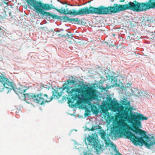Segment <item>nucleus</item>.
<instances>
[{
  "label": "nucleus",
  "instance_id": "obj_1",
  "mask_svg": "<svg viewBox=\"0 0 155 155\" xmlns=\"http://www.w3.org/2000/svg\"><path fill=\"white\" fill-rule=\"evenodd\" d=\"M120 104L117 103L115 106L116 110L121 114L120 116L121 118L128 120L129 122H133V127L131 130L136 135V140L137 141L138 145L142 146L144 145L148 149L155 145V139L153 136L150 137L146 134L145 131L139 129L142 128L140 121L147 120L148 118L141 114L137 112L133 113V110H135L134 107L130 105V102L127 100H121Z\"/></svg>",
  "mask_w": 155,
  "mask_h": 155
},
{
  "label": "nucleus",
  "instance_id": "obj_2",
  "mask_svg": "<svg viewBox=\"0 0 155 155\" xmlns=\"http://www.w3.org/2000/svg\"><path fill=\"white\" fill-rule=\"evenodd\" d=\"M74 78L71 76L70 79L67 80L66 83L64 84L62 87L59 89L55 90L53 89L52 95L51 97L49 98L47 94L41 93L36 95L33 94H23L25 100L32 99L35 103L43 105L46 102H50L53 98L57 99L60 97L61 95V92H59V90L62 89L63 91L67 89V92L69 95L75 97V98L72 99L73 101H71V100L70 102L71 103H73L74 100L76 99L81 100L82 99L81 95L77 94L79 93L81 89H86L88 88V86L83 84L81 85L80 83H77V82L74 80L70 79H73Z\"/></svg>",
  "mask_w": 155,
  "mask_h": 155
},
{
  "label": "nucleus",
  "instance_id": "obj_3",
  "mask_svg": "<svg viewBox=\"0 0 155 155\" xmlns=\"http://www.w3.org/2000/svg\"><path fill=\"white\" fill-rule=\"evenodd\" d=\"M118 127V129H113L114 133L119 136L120 132V134L123 135L125 138L129 139L134 145L137 146L138 142L136 139V135L131 130V129L133 126L130 129L127 123H123L119 124Z\"/></svg>",
  "mask_w": 155,
  "mask_h": 155
},
{
  "label": "nucleus",
  "instance_id": "obj_4",
  "mask_svg": "<svg viewBox=\"0 0 155 155\" xmlns=\"http://www.w3.org/2000/svg\"><path fill=\"white\" fill-rule=\"evenodd\" d=\"M6 78L3 74L1 73L0 75V82L4 86L2 89L3 90L4 88L8 89L7 93L11 90H13L15 93L18 94V93L22 94L24 93L27 88L25 86H21L18 88H15V85L14 83Z\"/></svg>",
  "mask_w": 155,
  "mask_h": 155
},
{
  "label": "nucleus",
  "instance_id": "obj_5",
  "mask_svg": "<svg viewBox=\"0 0 155 155\" xmlns=\"http://www.w3.org/2000/svg\"><path fill=\"white\" fill-rule=\"evenodd\" d=\"M27 2L35 9L37 12L39 13L41 15L43 16L49 14L50 12H45V10H49L51 9H54V7L52 6V5H49L48 4H44L41 2H38L35 0H28Z\"/></svg>",
  "mask_w": 155,
  "mask_h": 155
},
{
  "label": "nucleus",
  "instance_id": "obj_6",
  "mask_svg": "<svg viewBox=\"0 0 155 155\" xmlns=\"http://www.w3.org/2000/svg\"><path fill=\"white\" fill-rule=\"evenodd\" d=\"M151 1L148 0V2L145 3H139L135 1L136 3L130 2L128 4H126L127 9H130L136 11L137 12L142 11H146L147 10L152 8L150 4Z\"/></svg>",
  "mask_w": 155,
  "mask_h": 155
},
{
  "label": "nucleus",
  "instance_id": "obj_7",
  "mask_svg": "<svg viewBox=\"0 0 155 155\" xmlns=\"http://www.w3.org/2000/svg\"><path fill=\"white\" fill-rule=\"evenodd\" d=\"M86 8V15L89 14H97L98 15L110 14L108 7H106L103 6H101L98 8L91 6L89 8L87 7Z\"/></svg>",
  "mask_w": 155,
  "mask_h": 155
},
{
  "label": "nucleus",
  "instance_id": "obj_8",
  "mask_svg": "<svg viewBox=\"0 0 155 155\" xmlns=\"http://www.w3.org/2000/svg\"><path fill=\"white\" fill-rule=\"evenodd\" d=\"M84 142L87 145V143L89 145L92 146L96 151L98 153H101L104 150L105 147L103 145H101L97 142L95 137H90L88 136L87 137V139H85Z\"/></svg>",
  "mask_w": 155,
  "mask_h": 155
},
{
  "label": "nucleus",
  "instance_id": "obj_9",
  "mask_svg": "<svg viewBox=\"0 0 155 155\" xmlns=\"http://www.w3.org/2000/svg\"><path fill=\"white\" fill-rule=\"evenodd\" d=\"M66 10L67 12H66V15H79L83 16L84 15H86V8L85 7L80 8L78 11L75 9H72L68 10V8H67Z\"/></svg>",
  "mask_w": 155,
  "mask_h": 155
},
{
  "label": "nucleus",
  "instance_id": "obj_10",
  "mask_svg": "<svg viewBox=\"0 0 155 155\" xmlns=\"http://www.w3.org/2000/svg\"><path fill=\"white\" fill-rule=\"evenodd\" d=\"M84 96L86 99L87 104L91 103L92 101L95 100L97 97L96 93L91 89L88 90L87 92L84 94Z\"/></svg>",
  "mask_w": 155,
  "mask_h": 155
},
{
  "label": "nucleus",
  "instance_id": "obj_11",
  "mask_svg": "<svg viewBox=\"0 0 155 155\" xmlns=\"http://www.w3.org/2000/svg\"><path fill=\"white\" fill-rule=\"evenodd\" d=\"M118 78V75L114 73H113L109 78L111 80V82H113V84L114 85H117L118 84H119L120 80Z\"/></svg>",
  "mask_w": 155,
  "mask_h": 155
},
{
  "label": "nucleus",
  "instance_id": "obj_12",
  "mask_svg": "<svg viewBox=\"0 0 155 155\" xmlns=\"http://www.w3.org/2000/svg\"><path fill=\"white\" fill-rule=\"evenodd\" d=\"M131 91L132 95H134L135 96H141L143 94V92L141 90H138L136 88H134V90L131 89Z\"/></svg>",
  "mask_w": 155,
  "mask_h": 155
},
{
  "label": "nucleus",
  "instance_id": "obj_13",
  "mask_svg": "<svg viewBox=\"0 0 155 155\" xmlns=\"http://www.w3.org/2000/svg\"><path fill=\"white\" fill-rule=\"evenodd\" d=\"M118 4H114L113 7L111 6L108 7L110 14L112 13H118Z\"/></svg>",
  "mask_w": 155,
  "mask_h": 155
},
{
  "label": "nucleus",
  "instance_id": "obj_14",
  "mask_svg": "<svg viewBox=\"0 0 155 155\" xmlns=\"http://www.w3.org/2000/svg\"><path fill=\"white\" fill-rule=\"evenodd\" d=\"M47 16L48 18L50 19L51 18L54 20L57 19L58 21H60V16L56 15L55 14L49 13V14L46 15L45 16Z\"/></svg>",
  "mask_w": 155,
  "mask_h": 155
},
{
  "label": "nucleus",
  "instance_id": "obj_15",
  "mask_svg": "<svg viewBox=\"0 0 155 155\" xmlns=\"http://www.w3.org/2000/svg\"><path fill=\"white\" fill-rule=\"evenodd\" d=\"M126 9H127L126 4L124 5H118V13L119 12L121 11H124Z\"/></svg>",
  "mask_w": 155,
  "mask_h": 155
},
{
  "label": "nucleus",
  "instance_id": "obj_16",
  "mask_svg": "<svg viewBox=\"0 0 155 155\" xmlns=\"http://www.w3.org/2000/svg\"><path fill=\"white\" fill-rule=\"evenodd\" d=\"M52 85L50 83H48L46 85H44L43 84H41V89H42L44 87L47 89H49L52 88Z\"/></svg>",
  "mask_w": 155,
  "mask_h": 155
},
{
  "label": "nucleus",
  "instance_id": "obj_17",
  "mask_svg": "<svg viewBox=\"0 0 155 155\" xmlns=\"http://www.w3.org/2000/svg\"><path fill=\"white\" fill-rule=\"evenodd\" d=\"M60 17H61V18H60V21L63 20V22H67L69 21H71V18H69L68 16H60Z\"/></svg>",
  "mask_w": 155,
  "mask_h": 155
},
{
  "label": "nucleus",
  "instance_id": "obj_18",
  "mask_svg": "<svg viewBox=\"0 0 155 155\" xmlns=\"http://www.w3.org/2000/svg\"><path fill=\"white\" fill-rule=\"evenodd\" d=\"M6 12L4 10L3 12H0V20L3 19L6 17Z\"/></svg>",
  "mask_w": 155,
  "mask_h": 155
},
{
  "label": "nucleus",
  "instance_id": "obj_19",
  "mask_svg": "<svg viewBox=\"0 0 155 155\" xmlns=\"http://www.w3.org/2000/svg\"><path fill=\"white\" fill-rule=\"evenodd\" d=\"M144 20L145 22H147L148 23L151 22L152 21V18L150 15H147L144 18Z\"/></svg>",
  "mask_w": 155,
  "mask_h": 155
},
{
  "label": "nucleus",
  "instance_id": "obj_20",
  "mask_svg": "<svg viewBox=\"0 0 155 155\" xmlns=\"http://www.w3.org/2000/svg\"><path fill=\"white\" fill-rule=\"evenodd\" d=\"M66 32H67V30H66L64 31L63 32L61 33V34H58V36L59 37H61V38L64 37V38H65L66 36H65V34H66L65 33Z\"/></svg>",
  "mask_w": 155,
  "mask_h": 155
},
{
  "label": "nucleus",
  "instance_id": "obj_21",
  "mask_svg": "<svg viewBox=\"0 0 155 155\" xmlns=\"http://www.w3.org/2000/svg\"><path fill=\"white\" fill-rule=\"evenodd\" d=\"M110 136L112 137V139L114 138H116L118 136L117 134H116L114 133L113 130H111V133H110Z\"/></svg>",
  "mask_w": 155,
  "mask_h": 155
},
{
  "label": "nucleus",
  "instance_id": "obj_22",
  "mask_svg": "<svg viewBox=\"0 0 155 155\" xmlns=\"http://www.w3.org/2000/svg\"><path fill=\"white\" fill-rule=\"evenodd\" d=\"M70 22H75L79 23L80 22V20L78 18H71Z\"/></svg>",
  "mask_w": 155,
  "mask_h": 155
},
{
  "label": "nucleus",
  "instance_id": "obj_23",
  "mask_svg": "<svg viewBox=\"0 0 155 155\" xmlns=\"http://www.w3.org/2000/svg\"><path fill=\"white\" fill-rule=\"evenodd\" d=\"M67 30V32L66 33L65 36H66V37H68L69 38H71L72 37V35L71 34V33L70 32H69L68 31V30Z\"/></svg>",
  "mask_w": 155,
  "mask_h": 155
},
{
  "label": "nucleus",
  "instance_id": "obj_24",
  "mask_svg": "<svg viewBox=\"0 0 155 155\" xmlns=\"http://www.w3.org/2000/svg\"><path fill=\"white\" fill-rule=\"evenodd\" d=\"M56 11L59 13L61 14H63L66 15V11L65 9H56Z\"/></svg>",
  "mask_w": 155,
  "mask_h": 155
},
{
  "label": "nucleus",
  "instance_id": "obj_25",
  "mask_svg": "<svg viewBox=\"0 0 155 155\" xmlns=\"http://www.w3.org/2000/svg\"><path fill=\"white\" fill-rule=\"evenodd\" d=\"M151 8L153 9L155 8V0H150Z\"/></svg>",
  "mask_w": 155,
  "mask_h": 155
},
{
  "label": "nucleus",
  "instance_id": "obj_26",
  "mask_svg": "<svg viewBox=\"0 0 155 155\" xmlns=\"http://www.w3.org/2000/svg\"><path fill=\"white\" fill-rule=\"evenodd\" d=\"M104 72L105 74L108 75V76L109 78H110V77L112 75L111 74H110V71L108 69L105 70Z\"/></svg>",
  "mask_w": 155,
  "mask_h": 155
},
{
  "label": "nucleus",
  "instance_id": "obj_27",
  "mask_svg": "<svg viewBox=\"0 0 155 155\" xmlns=\"http://www.w3.org/2000/svg\"><path fill=\"white\" fill-rule=\"evenodd\" d=\"M102 111L103 113H104L105 115L106 116L108 115V112L107 110L104 109H102Z\"/></svg>",
  "mask_w": 155,
  "mask_h": 155
},
{
  "label": "nucleus",
  "instance_id": "obj_28",
  "mask_svg": "<svg viewBox=\"0 0 155 155\" xmlns=\"http://www.w3.org/2000/svg\"><path fill=\"white\" fill-rule=\"evenodd\" d=\"M83 153L84 154V155H93L92 154L87 152H83Z\"/></svg>",
  "mask_w": 155,
  "mask_h": 155
},
{
  "label": "nucleus",
  "instance_id": "obj_29",
  "mask_svg": "<svg viewBox=\"0 0 155 155\" xmlns=\"http://www.w3.org/2000/svg\"><path fill=\"white\" fill-rule=\"evenodd\" d=\"M134 35H132L131 36H129V38L130 40L131 39H132V40H135V39L134 38Z\"/></svg>",
  "mask_w": 155,
  "mask_h": 155
},
{
  "label": "nucleus",
  "instance_id": "obj_30",
  "mask_svg": "<svg viewBox=\"0 0 155 155\" xmlns=\"http://www.w3.org/2000/svg\"><path fill=\"white\" fill-rule=\"evenodd\" d=\"M2 28H3V27L0 26V33H2L4 32V30Z\"/></svg>",
  "mask_w": 155,
  "mask_h": 155
},
{
  "label": "nucleus",
  "instance_id": "obj_31",
  "mask_svg": "<svg viewBox=\"0 0 155 155\" xmlns=\"http://www.w3.org/2000/svg\"><path fill=\"white\" fill-rule=\"evenodd\" d=\"M125 86L126 87H130L131 86V84H130L128 83L126 84Z\"/></svg>",
  "mask_w": 155,
  "mask_h": 155
},
{
  "label": "nucleus",
  "instance_id": "obj_32",
  "mask_svg": "<svg viewBox=\"0 0 155 155\" xmlns=\"http://www.w3.org/2000/svg\"><path fill=\"white\" fill-rule=\"evenodd\" d=\"M54 31L56 32H60V29H54Z\"/></svg>",
  "mask_w": 155,
  "mask_h": 155
},
{
  "label": "nucleus",
  "instance_id": "obj_33",
  "mask_svg": "<svg viewBox=\"0 0 155 155\" xmlns=\"http://www.w3.org/2000/svg\"><path fill=\"white\" fill-rule=\"evenodd\" d=\"M109 102H110V103L112 102V99L111 98H109Z\"/></svg>",
  "mask_w": 155,
  "mask_h": 155
},
{
  "label": "nucleus",
  "instance_id": "obj_34",
  "mask_svg": "<svg viewBox=\"0 0 155 155\" xmlns=\"http://www.w3.org/2000/svg\"><path fill=\"white\" fill-rule=\"evenodd\" d=\"M84 116L85 117H87L88 116V114L87 113H85L84 114Z\"/></svg>",
  "mask_w": 155,
  "mask_h": 155
},
{
  "label": "nucleus",
  "instance_id": "obj_35",
  "mask_svg": "<svg viewBox=\"0 0 155 155\" xmlns=\"http://www.w3.org/2000/svg\"><path fill=\"white\" fill-rule=\"evenodd\" d=\"M60 29V32L61 31H64V30L63 29L61 28V29Z\"/></svg>",
  "mask_w": 155,
  "mask_h": 155
},
{
  "label": "nucleus",
  "instance_id": "obj_36",
  "mask_svg": "<svg viewBox=\"0 0 155 155\" xmlns=\"http://www.w3.org/2000/svg\"><path fill=\"white\" fill-rule=\"evenodd\" d=\"M9 16H11V15H12V13L11 12H9Z\"/></svg>",
  "mask_w": 155,
  "mask_h": 155
},
{
  "label": "nucleus",
  "instance_id": "obj_37",
  "mask_svg": "<svg viewBox=\"0 0 155 155\" xmlns=\"http://www.w3.org/2000/svg\"><path fill=\"white\" fill-rule=\"evenodd\" d=\"M115 45H115V44L114 43V45H112V46H113V47H114V46H115Z\"/></svg>",
  "mask_w": 155,
  "mask_h": 155
},
{
  "label": "nucleus",
  "instance_id": "obj_38",
  "mask_svg": "<svg viewBox=\"0 0 155 155\" xmlns=\"http://www.w3.org/2000/svg\"><path fill=\"white\" fill-rule=\"evenodd\" d=\"M54 31V30L52 29V30L51 31V32H53Z\"/></svg>",
  "mask_w": 155,
  "mask_h": 155
},
{
  "label": "nucleus",
  "instance_id": "obj_39",
  "mask_svg": "<svg viewBox=\"0 0 155 155\" xmlns=\"http://www.w3.org/2000/svg\"><path fill=\"white\" fill-rule=\"evenodd\" d=\"M83 95H82V97H83Z\"/></svg>",
  "mask_w": 155,
  "mask_h": 155
},
{
  "label": "nucleus",
  "instance_id": "obj_40",
  "mask_svg": "<svg viewBox=\"0 0 155 155\" xmlns=\"http://www.w3.org/2000/svg\"><path fill=\"white\" fill-rule=\"evenodd\" d=\"M154 37H155V36H154Z\"/></svg>",
  "mask_w": 155,
  "mask_h": 155
}]
</instances>
